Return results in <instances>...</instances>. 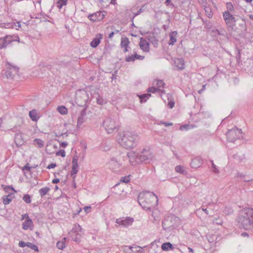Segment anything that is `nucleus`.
I'll return each mask as SVG.
<instances>
[{"label": "nucleus", "mask_w": 253, "mask_h": 253, "mask_svg": "<svg viewBox=\"0 0 253 253\" xmlns=\"http://www.w3.org/2000/svg\"><path fill=\"white\" fill-rule=\"evenodd\" d=\"M139 139V136L136 132L129 131H124L119 133L118 137L119 143L126 149L135 147Z\"/></svg>", "instance_id": "1"}, {"label": "nucleus", "mask_w": 253, "mask_h": 253, "mask_svg": "<svg viewBox=\"0 0 253 253\" xmlns=\"http://www.w3.org/2000/svg\"><path fill=\"white\" fill-rule=\"evenodd\" d=\"M138 202L141 207L146 211H151L158 204L157 196L149 191L140 193L138 196Z\"/></svg>", "instance_id": "2"}, {"label": "nucleus", "mask_w": 253, "mask_h": 253, "mask_svg": "<svg viewBox=\"0 0 253 253\" xmlns=\"http://www.w3.org/2000/svg\"><path fill=\"white\" fill-rule=\"evenodd\" d=\"M237 220L240 228L246 230L251 229L253 224V209L245 208L241 210Z\"/></svg>", "instance_id": "3"}, {"label": "nucleus", "mask_w": 253, "mask_h": 253, "mask_svg": "<svg viewBox=\"0 0 253 253\" xmlns=\"http://www.w3.org/2000/svg\"><path fill=\"white\" fill-rule=\"evenodd\" d=\"M130 156H134V154L131 153L125 155L120 152H117L115 155L111 157L110 160L107 163V166L112 170L118 171L123 168L122 161H124L127 158H130Z\"/></svg>", "instance_id": "4"}, {"label": "nucleus", "mask_w": 253, "mask_h": 253, "mask_svg": "<svg viewBox=\"0 0 253 253\" xmlns=\"http://www.w3.org/2000/svg\"><path fill=\"white\" fill-rule=\"evenodd\" d=\"M19 71V68L13 64L6 62L5 69L2 70V74L7 79H13Z\"/></svg>", "instance_id": "5"}, {"label": "nucleus", "mask_w": 253, "mask_h": 253, "mask_svg": "<svg viewBox=\"0 0 253 253\" xmlns=\"http://www.w3.org/2000/svg\"><path fill=\"white\" fill-rule=\"evenodd\" d=\"M103 126L108 133L117 131L120 126L118 122L111 117L106 118L103 122Z\"/></svg>", "instance_id": "6"}, {"label": "nucleus", "mask_w": 253, "mask_h": 253, "mask_svg": "<svg viewBox=\"0 0 253 253\" xmlns=\"http://www.w3.org/2000/svg\"><path fill=\"white\" fill-rule=\"evenodd\" d=\"M180 219L174 215H170L165 218L162 222V226L164 230L174 228L179 223Z\"/></svg>", "instance_id": "7"}, {"label": "nucleus", "mask_w": 253, "mask_h": 253, "mask_svg": "<svg viewBox=\"0 0 253 253\" xmlns=\"http://www.w3.org/2000/svg\"><path fill=\"white\" fill-rule=\"evenodd\" d=\"M136 158L140 162L149 163L152 160L153 155L149 148H145L136 155Z\"/></svg>", "instance_id": "8"}, {"label": "nucleus", "mask_w": 253, "mask_h": 253, "mask_svg": "<svg viewBox=\"0 0 253 253\" xmlns=\"http://www.w3.org/2000/svg\"><path fill=\"white\" fill-rule=\"evenodd\" d=\"M226 136L228 141L234 142L237 139L243 137V134L241 129L234 127L227 132Z\"/></svg>", "instance_id": "9"}, {"label": "nucleus", "mask_w": 253, "mask_h": 253, "mask_svg": "<svg viewBox=\"0 0 253 253\" xmlns=\"http://www.w3.org/2000/svg\"><path fill=\"white\" fill-rule=\"evenodd\" d=\"M154 86L149 87L147 89V92H152L153 93H165V90L163 89L165 85L163 81L156 80L153 82Z\"/></svg>", "instance_id": "10"}, {"label": "nucleus", "mask_w": 253, "mask_h": 253, "mask_svg": "<svg viewBox=\"0 0 253 253\" xmlns=\"http://www.w3.org/2000/svg\"><path fill=\"white\" fill-rule=\"evenodd\" d=\"M14 41L20 42V39L18 36L6 35L3 38H0V49L5 48L7 45Z\"/></svg>", "instance_id": "11"}, {"label": "nucleus", "mask_w": 253, "mask_h": 253, "mask_svg": "<svg viewBox=\"0 0 253 253\" xmlns=\"http://www.w3.org/2000/svg\"><path fill=\"white\" fill-rule=\"evenodd\" d=\"M223 18L228 28L233 29L236 26V20L235 17L228 11H225L223 13Z\"/></svg>", "instance_id": "12"}, {"label": "nucleus", "mask_w": 253, "mask_h": 253, "mask_svg": "<svg viewBox=\"0 0 253 253\" xmlns=\"http://www.w3.org/2000/svg\"><path fill=\"white\" fill-rule=\"evenodd\" d=\"M133 219L130 217H122L117 219L116 222L122 227H127L132 224Z\"/></svg>", "instance_id": "13"}, {"label": "nucleus", "mask_w": 253, "mask_h": 253, "mask_svg": "<svg viewBox=\"0 0 253 253\" xmlns=\"http://www.w3.org/2000/svg\"><path fill=\"white\" fill-rule=\"evenodd\" d=\"M105 17L104 12L98 11L96 13L89 14L88 16V19L93 22L100 21L103 20Z\"/></svg>", "instance_id": "14"}, {"label": "nucleus", "mask_w": 253, "mask_h": 253, "mask_svg": "<svg viewBox=\"0 0 253 253\" xmlns=\"http://www.w3.org/2000/svg\"><path fill=\"white\" fill-rule=\"evenodd\" d=\"M78 158L77 156H74L72 159V170L71 171V175L73 177V178L75 177V175L77 173L78 171Z\"/></svg>", "instance_id": "15"}, {"label": "nucleus", "mask_w": 253, "mask_h": 253, "mask_svg": "<svg viewBox=\"0 0 253 253\" xmlns=\"http://www.w3.org/2000/svg\"><path fill=\"white\" fill-rule=\"evenodd\" d=\"M173 66L176 69L183 70L184 68V61L182 58H175L173 60Z\"/></svg>", "instance_id": "16"}, {"label": "nucleus", "mask_w": 253, "mask_h": 253, "mask_svg": "<svg viewBox=\"0 0 253 253\" xmlns=\"http://www.w3.org/2000/svg\"><path fill=\"white\" fill-rule=\"evenodd\" d=\"M129 43L130 42L127 38H122L120 45L124 49V52H126L128 51V45Z\"/></svg>", "instance_id": "17"}, {"label": "nucleus", "mask_w": 253, "mask_h": 253, "mask_svg": "<svg viewBox=\"0 0 253 253\" xmlns=\"http://www.w3.org/2000/svg\"><path fill=\"white\" fill-rule=\"evenodd\" d=\"M139 46L140 48L145 52H147L149 50V43L143 38H140Z\"/></svg>", "instance_id": "18"}, {"label": "nucleus", "mask_w": 253, "mask_h": 253, "mask_svg": "<svg viewBox=\"0 0 253 253\" xmlns=\"http://www.w3.org/2000/svg\"><path fill=\"white\" fill-rule=\"evenodd\" d=\"M102 35L98 34L96 35L95 37L90 43V45L92 47H97L100 42V40L102 39Z\"/></svg>", "instance_id": "19"}, {"label": "nucleus", "mask_w": 253, "mask_h": 253, "mask_svg": "<svg viewBox=\"0 0 253 253\" xmlns=\"http://www.w3.org/2000/svg\"><path fill=\"white\" fill-rule=\"evenodd\" d=\"M177 34V31H173L169 33L170 39L168 42L169 45H173L176 42Z\"/></svg>", "instance_id": "20"}, {"label": "nucleus", "mask_w": 253, "mask_h": 253, "mask_svg": "<svg viewBox=\"0 0 253 253\" xmlns=\"http://www.w3.org/2000/svg\"><path fill=\"white\" fill-rule=\"evenodd\" d=\"M14 141L16 146L19 147L22 146L24 143L21 133H17L15 135Z\"/></svg>", "instance_id": "21"}, {"label": "nucleus", "mask_w": 253, "mask_h": 253, "mask_svg": "<svg viewBox=\"0 0 253 253\" xmlns=\"http://www.w3.org/2000/svg\"><path fill=\"white\" fill-rule=\"evenodd\" d=\"M33 221L29 217V216H27V218L26 219L25 221L22 224V228L24 230H28L29 228L33 226Z\"/></svg>", "instance_id": "22"}, {"label": "nucleus", "mask_w": 253, "mask_h": 253, "mask_svg": "<svg viewBox=\"0 0 253 253\" xmlns=\"http://www.w3.org/2000/svg\"><path fill=\"white\" fill-rule=\"evenodd\" d=\"M82 233V229L81 226L78 224H76L74 225L73 228L71 230V231L69 233V235H72L75 233Z\"/></svg>", "instance_id": "23"}, {"label": "nucleus", "mask_w": 253, "mask_h": 253, "mask_svg": "<svg viewBox=\"0 0 253 253\" xmlns=\"http://www.w3.org/2000/svg\"><path fill=\"white\" fill-rule=\"evenodd\" d=\"M29 115L30 118L33 121L36 122L39 119V116L38 115L37 111L35 109L30 111Z\"/></svg>", "instance_id": "24"}, {"label": "nucleus", "mask_w": 253, "mask_h": 253, "mask_svg": "<svg viewBox=\"0 0 253 253\" xmlns=\"http://www.w3.org/2000/svg\"><path fill=\"white\" fill-rule=\"evenodd\" d=\"M201 164L202 162L200 159L195 158L192 160L191 163V166L193 168L196 169L200 167Z\"/></svg>", "instance_id": "25"}, {"label": "nucleus", "mask_w": 253, "mask_h": 253, "mask_svg": "<svg viewBox=\"0 0 253 253\" xmlns=\"http://www.w3.org/2000/svg\"><path fill=\"white\" fill-rule=\"evenodd\" d=\"M161 248L162 250L167 251L170 250H172L174 249V247L170 243L167 242L163 244L161 246Z\"/></svg>", "instance_id": "26"}, {"label": "nucleus", "mask_w": 253, "mask_h": 253, "mask_svg": "<svg viewBox=\"0 0 253 253\" xmlns=\"http://www.w3.org/2000/svg\"><path fill=\"white\" fill-rule=\"evenodd\" d=\"M160 211L157 210L155 209L152 211V216L154 218V221H159L160 220Z\"/></svg>", "instance_id": "27"}, {"label": "nucleus", "mask_w": 253, "mask_h": 253, "mask_svg": "<svg viewBox=\"0 0 253 253\" xmlns=\"http://www.w3.org/2000/svg\"><path fill=\"white\" fill-rule=\"evenodd\" d=\"M84 122V116L83 115H81L78 118L77 125V128H80L82 126Z\"/></svg>", "instance_id": "28"}, {"label": "nucleus", "mask_w": 253, "mask_h": 253, "mask_svg": "<svg viewBox=\"0 0 253 253\" xmlns=\"http://www.w3.org/2000/svg\"><path fill=\"white\" fill-rule=\"evenodd\" d=\"M104 96H97V97L96 98L97 104L102 105L106 103V98H104Z\"/></svg>", "instance_id": "29"}, {"label": "nucleus", "mask_w": 253, "mask_h": 253, "mask_svg": "<svg viewBox=\"0 0 253 253\" xmlns=\"http://www.w3.org/2000/svg\"><path fill=\"white\" fill-rule=\"evenodd\" d=\"M33 144L39 148H42L44 145V141L41 139L36 138L33 141Z\"/></svg>", "instance_id": "30"}, {"label": "nucleus", "mask_w": 253, "mask_h": 253, "mask_svg": "<svg viewBox=\"0 0 253 253\" xmlns=\"http://www.w3.org/2000/svg\"><path fill=\"white\" fill-rule=\"evenodd\" d=\"M166 97H167V99L168 101L167 106H168L169 108L172 109L174 106L175 101L174 99L172 98L171 96L169 97L168 96H166Z\"/></svg>", "instance_id": "31"}, {"label": "nucleus", "mask_w": 253, "mask_h": 253, "mask_svg": "<svg viewBox=\"0 0 253 253\" xmlns=\"http://www.w3.org/2000/svg\"><path fill=\"white\" fill-rule=\"evenodd\" d=\"M57 110L61 115H66L68 113V109L64 106H58Z\"/></svg>", "instance_id": "32"}, {"label": "nucleus", "mask_w": 253, "mask_h": 253, "mask_svg": "<svg viewBox=\"0 0 253 253\" xmlns=\"http://www.w3.org/2000/svg\"><path fill=\"white\" fill-rule=\"evenodd\" d=\"M50 190V189L49 187H44L39 190V194L41 197H43Z\"/></svg>", "instance_id": "33"}, {"label": "nucleus", "mask_w": 253, "mask_h": 253, "mask_svg": "<svg viewBox=\"0 0 253 253\" xmlns=\"http://www.w3.org/2000/svg\"><path fill=\"white\" fill-rule=\"evenodd\" d=\"M72 239L76 242H79L81 238V233H75L69 235Z\"/></svg>", "instance_id": "34"}, {"label": "nucleus", "mask_w": 253, "mask_h": 253, "mask_svg": "<svg viewBox=\"0 0 253 253\" xmlns=\"http://www.w3.org/2000/svg\"><path fill=\"white\" fill-rule=\"evenodd\" d=\"M194 126L193 125H184L180 126L179 129L182 131L188 130L194 128Z\"/></svg>", "instance_id": "35"}, {"label": "nucleus", "mask_w": 253, "mask_h": 253, "mask_svg": "<svg viewBox=\"0 0 253 253\" xmlns=\"http://www.w3.org/2000/svg\"><path fill=\"white\" fill-rule=\"evenodd\" d=\"M67 3V0H58L56 3L57 7L60 9L63 6L66 5Z\"/></svg>", "instance_id": "36"}, {"label": "nucleus", "mask_w": 253, "mask_h": 253, "mask_svg": "<svg viewBox=\"0 0 253 253\" xmlns=\"http://www.w3.org/2000/svg\"><path fill=\"white\" fill-rule=\"evenodd\" d=\"M175 170L177 172H179L182 174L184 173L185 172L184 167L180 165L177 166L175 168Z\"/></svg>", "instance_id": "37"}, {"label": "nucleus", "mask_w": 253, "mask_h": 253, "mask_svg": "<svg viewBox=\"0 0 253 253\" xmlns=\"http://www.w3.org/2000/svg\"><path fill=\"white\" fill-rule=\"evenodd\" d=\"M205 10L206 13L208 17L210 18L212 17V13L211 12V9L207 6V4L206 6H203Z\"/></svg>", "instance_id": "38"}, {"label": "nucleus", "mask_w": 253, "mask_h": 253, "mask_svg": "<svg viewBox=\"0 0 253 253\" xmlns=\"http://www.w3.org/2000/svg\"><path fill=\"white\" fill-rule=\"evenodd\" d=\"M149 96H137L141 103H145L149 99Z\"/></svg>", "instance_id": "39"}, {"label": "nucleus", "mask_w": 253, "mask_h": 253, "mask_svg": "<svg viewBox=\"0 0 253 253\" xmlns=\"http://www.w3.org/2000/svg\"><path fill=\"white\" fill-rule=\"evenodd\" d=\"M10 196L8 195L7 196L3 197V203L4 205H8L12 201V199L11 198H10Z\"/></svg>", "instance_id": "40"}, {"label": "nucleus", "mask_w": 253, "mask_h": 253, "mask_svg": "<svg viewBox=\"0 0 253 253\" xmlns=\"http://www.w3.org/2000/svg\"><path fill=\"white\" fill-rule=\"evenodd\" d=\"M56 246L58 249L63 250L65 247V244L64 241H58L56 244Z\"/></svg>", "instance_id": "41"}, {"label": "nucleus", "mask_w": 253, "mask_h": 253, "mask_svg": "<svg viewBox=\"0 0 253 253\" xmlns=\"http://www.w3.org/2000/svg\"><path fill=\"white\" fill-rule=\"evenodd\" d=\"M122 251L125 253H132L131 251V246H125L122 248Z\"/></svg>", "instance_id": "42"}, {"label": "nucleus", "mask_w": 253, "mask_h": 253, "mask_svg": "<svg viewBox=\"0 0 253 253\" xmlns=\"http://www.w3.org/2000/svg\"><path fill=\"white\" fill-rule=\"evenodd\" d=\"M23 200L27 204H30L31 202V197H30V195L28 194H26V195H24V196L23 197Z\"/></svg>", "instance_id": "43"}, {"label": "nucleus", "mask_w": 253, "mask_h": 253, "mask_svg": "<svg viewBox=\"0 0 253 253\" xmlns=\"http://www.w3.org/2000/svg\"><path fill=\"white\" fill-rule=\"evenodd\" d=\"M27 247L34 250L35 251H38V247L31 243L27 242Z\"/></svg>", "instance_id": "44"}, {"label": "nucleus", "mask_w": 253, "mask_h": 253, "mask_svg": "<svg viewBox=\"0 0 253 253\" xmlns=\"http://www.w3.org/2000/svg\"><path fill=\"white\" fill-rule=\"evenodd\" d=\"M244 182H251L253 181V176L251 175L247 174L246 177H245V179L244 180Z\"/></svg>", "instance_id": "45"}, {"label": "nucleus", "mask_w": 253, "mask_h": 253, "mask_svg": "<svg viewBox=\"0 0 253 253\" xmlns=\"http://www.w3.org/2000/svg\"><path fill=\"white\" fill-rule=\"evenodd\" d=\"M226 8L227 9V11H228L229 12H232V11H234V6H233V4H232V3H231V2H227L226 3Z\"/></svg>", "instance_id": "46"}, {"label": "nucleus", "mask_w": 253, "mask_h": 253, "mask_svg": "<svg viewBox=\"0 0 253 253\" xmlns=\"http://www.w3.org/2000/svg\"><path fill=\"white\" fill-rule=\"evenodd\" d=\"M211 165H212V171L215 173L218 174L219 172V169L216 166V165L213 163V161H211Z\"/></svg>", "instance_id": "47"}, {"label": "nucleus", "mask_w": 253, "mask_h": 253, "mask_svg": "<svg viewBox=\"0 0 253 253\" xmlns=\"http://www.w3.org/2000/svg\"><path fill=\"white\" fill-rule=\"evenodd\" d=\"M212 32L215 33V35L216 34L219 35H224L225 31L223 29H221L220 30L216 29L215 31H213Z\"/></svg>", "instance_id": "48"}, {"label": "nucleus", "mask_w": 253, "mask_h": 253, "mask_svg": "<svg viewBox=\"0 0 253 253\" xmlns=\"http://www.w3.org/2000/svg\"><path fill=\"white\" fill-rule=\"evenodd\" d=\"M143 10L142 8H140V9L136 12V13H133V16L131 18V21L133 22L134 18L139 14H140L141 12H142Z\"/></svg>", "instance_id": "49"}, {"label": "nucleus", "mask_w": 253, "mask_h": 253, "mask_svg": "<svg viewBox=\"0 0 253 253\" xmlns=\"http://www.w3.org/2000/svg\"><path fill=\"white\" fill-rule=\"evenodd\" d=\"M125 60L126 62H133L134 61V58L133 56V54L131 55L126 56L125 58Z\"/></svg>", "instance_id": "50"}, {"label": "nucleus", "mask_w": 253, "mask_h": 253, "mask_svg": "<svg viewBox=\"0 0 253 253\" xmlns=\"http://www.w3.org/2000/svg\"><path fill=\"white\" fill-rule=\"evenodd\" d=\"M247 174H244L243 173L238 172L237 173V177L240 178L243 181L245 179V177H246Z\"/></svg>", "instance_id": "51"}, {"label": "nucleus", "mask_w": 253, "mask_h": 253, "mask_svg": "<svg viewBox=\"0 0 253 253\" xmlns=\"http://www.w3.org/2000/svg\"><path fill=\"white\" fill-rule=\"evenodd\" d=\"M149 41L150 42H152L154 45H157L158 44V40L155 39L154 37H151L149 38Z\"/></svg>", "instance_id": "52"}, {"label": "nucleus", "mask_w": 253, "mask_h": 253, "mask_svg": "<svg viewBox=\"0 0 253 253\" xmlns=\"http://www.w3.org/2000/svg\"><path fill=\"white\" fill-rule=\"evenodd\" d=\"M18 245L21 248H24L26 246L27 247V243H25V242L21 241L19 242Z\"/></svg>", "instance_id": "53"}, {"label": "nucleus", "mask_w": 253, "mask_h": 253, "mask_svg": "<svg viewBox=\"0 0 253 253\" xmlns=\"http://www.w3.org/2000/svg\"><path fill=\"white\" fill-rule=\"evenodd\" d=\"M57 155H61L62 157H65V152L64 150H60V151H59L57 153Z\"/></svg>", "instance_id": "54"}, {"label": "nucleus", "mask_w": 253, "mask_h": 253, "mask_svg": "<svg viewBox=\"0 0 253 253\" xmlns=\"http://www.w3.org/2000/svg\"><path fill=\"white\" fill-rule=\"evenodd\" d=\"M199 2L202 5V6H206L207 4V0H198Z\"/></svg>", "instance_id": "55"}, {"label": "nucleus", "mask_w": 253, "mask_h": 253, "mask_svg": "<svg viewBox=\"0 0 253 253\" xmlns=\"http://www.w3.org/2000/svg\"><path fill=\"white\" fill-rule=\"evenodd\" d=\"M240 25L243 28L244 30H246V21L244 19H242V22L240 24Z\"/></svg>", "instance_id": "56"}, {"label": "nucleus", "mask_w": 253, "mask_h": 253, "mask_svg": "<svg viewBox=\"0 0 253 253\" xmlns=\"http://www.w3.org/2000/svg\"><path fill=\"white\" fill-rule=\"evenodd\" d=\"M56 166V164L52 163V164L48 165V166L47 167V168L48 169H53V168H55Z\"/></svg>", "instance_id": "57"}, {"label": "nucleus", "mask_w": 253, "mask_h": 253, "mask_svg": "<svg viewBox=\"0 0 253 253\" xmlns=\"http://www.w3.org/2000/svg\"><path fill=\"white\" fill-rule=\"evenodd\" d=\"M161 124L164 125L166 126H171L172 125V123H167L165 122H161Z\"/></svg>", "instance_id": "58"}, {"label": "nucleus", "mask_w": 253, "mask_h": 253, "mask_svg": "<svg viewBox=\"0 0 253 253\" xmlns=\"http://www.w3.org/2000/svg\"><path fill=\"white\" fill-rule=\"evenodd\" d=\"M122 181H123V182H124L125 183H127L129 181V179L127 177H124L122 179Z\"/></svg>", "instance_id": "59"}, {"label": "nucleus", "mask_w": 253, "mask_h": 253, "mask_svg": "<svg viewBox=\"0 0 253 253\" xmlns=\"http://www.w3.org/2000/svg\"><path fill=\"white\" fill-rule=\"evenodd\" d=\"M31 169V167L29 166V164H27L26 166H24L23 169L30 171Z\"/></svg>", "instance_id": "60"}, {"label": "nucleus", "mask_w": 253, "mask_h": 253, "mask_svg": "<svg viewBox=\"0 0 253 253\" xmlns=\"http://www.w3.org/2000/svg\"><path fill=\"white\" fill-rule=\"evenodd\" d=\"M67 143L66 142H63L61 143L60 146L63 148H65L67 145Z\"/></svg>", "instance_id": "61"}, {"label": "nucleus", "mask_w": 253, "mask_h": 253, "mask_svg": "<svg viewBox=\"0 0 253 253\" xmlns=\"http://www.w3.org/2000/svg\"><path fill=\"white\" fill-rule=\"evenodd\" d=\"M59 181H60V180H59V178H55V179H53L52 180V182L53 183H55V184H56V183H57L59 182Z\"/></svg>", "instance_id": "62"}, {"label": "nucleus", "mask_w": 253, "mask_h": 253, "mask_svg": "<svg viewBox=\"0 0 253 253\" xmlns=\"http://www.w3.org/2000/svg\"><path fill=\"white\" fill-rule=\"evenodd\" d=\"M90 209L91 207L90 206H86L84 207V210L87 213L88 212V211L90 210Z\"/></svg>", "instance_id": "63"}, {"label": "nucleus", "mask_w": 253, "mask_h": 253, "mask_svg": "<svg viewBox=\"0 0 253 253\" xmlns=\"http://www.w3.org/2000/svg\"><path fill=\"white\" fill-rule=\"evenodd\" d=\"M114 35V32H112L111 33H110L108 36V38L109 39H111L113 36Z\"/></svg>", "instance_id": "64"}]
</instances>
